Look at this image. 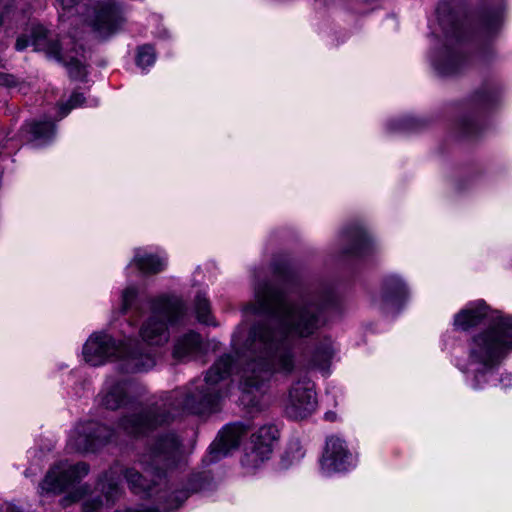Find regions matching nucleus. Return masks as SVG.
I'll use <instances>...</instances> for the list:
<instances>
[{"label": "nucleus", "mask_w": 512, "mask_h": 512, "mask_svg": "<svg viewBox=\"0 0 512 512\" xmlns=\"http://www.w3.org/2000/svg\"><path fill=\"white\" fill-rule=\"evenodd\" d=\"M334 302L335 295L330 288L305 293L293 301L278 285L255 283L254 302L247 304L244 312L271 316L277 327H272L270 322L259 323L251 328L245 341L242 328H237L232 337L235 361L231 355H223L203 380L194 381L185 391H174L165 399L136 406L122 415L117 422L118 429L134 438L144 437L169 424L180 411L202 414L212 410L223 397L217 385L230 376L234 364L242 366L241 402L257 407L271 373L290 374L296 367L289 338H308L315 334L325 323V310Z\"/></svg>", "instance_id": "nucleus-1"}, {"label": "nucleus", "mask_w": 512, "mask_h": 512, "mask_svg": "<svg viewBox=\"0 0 512 512\" xmlns=\"http://www.w3.org/2000/svg\"><path fill=\"white\" fill-rule=\"evenodd\" d=\"M478 46L479 31L476 23H453L444 32L441 46L431 55V64L440 76H456L473 65Z\"/></svg>", "instance_id": "nucleus-2"}, {"label": "nucleus", "mask_w": 512, "mask_h": 512, "mask_svg": "<svg viewBox=\"0 0 512 512\" xmlns=\"http://www.w3.org/2000/svg\"><path fill=\"white\" fill-rule=\"evenodd\" d=\"M84 360L91 366H100L106 361L119 359L123 361L122 369L126 372L148 371L155 365L153 355L145 351L143 345L134 340L117 343L105 333L92 334L83 347Z\"/></svg>", "instance_id": "nucleus-3"}, {"label": "nucleus", "mask_w": 512, "mask_h": 512, "mask_svg": "<svg viewBox=\"0 0 512 512\" xmlns=\"http://www.w3.org/2000/svg\"><path fill=\"white\" fill-rule=\"evenodd\" d=\"M512 352V315L482 301V375L497 368Z\"/></svg>", "instance_id": "nucleus-4"}, {"label": "nucleus", "mask_w": 512, "mask_h": 512, "mask_svg": "<svg viewBox=\"0 0 512 512\" xmlns=\"http://www.w3.org/2000/svg\"><path fill=\"white\" fill-rule=\"evenodd\" d=\"M187 315V308L178 297L161 296L151 303V315L142 324L140 335L150 346H162L170 338L168 324L181 323Z\"/></svg>", "instance_id": "nucleus-5"}, {"label": "nucleus", "mask_w": 512, "mask_h": 512, "mask_svg": "<svg viewBox=\"0 0 512 512\" xmlns=\"http://www.w3.org/2000/svg\"><path fill=\"white\" fill-rule=\"evenodd\" d=\"M182 459L181 441L174 433H166L158 436L138 461L147 474L160 479Z\"/></svg>", "instance_id": "nucleus-6"}, {"label": "nucleus", "mask_w": 512, "mask_h": 512, "mask_svg": "<svg viewBox=\"0 0 512 512\" xmlns=\"http://www.w3.org/2000/svg\"><path fill=\"white\" fill-rule=\"evenodd\" d=\"M316 408L315 384L307 377L294 381L284 402L286 416L293 420H303L311 416Z\"/></svg>", "instance_id": "nucleus-7"}, {"label": "nucleus", "mask_w": 512, "mask_h": 512, "mask_svg": "<svg viewBox=\"0 0 512 512\" xmlns=\"http://www.w3.org/2000/svg\"><path fill=\"white\" fill-rule=\"evenodd\" d=\"M114 436V431L97 421L88 420L78 423L72 430L67 447L71 451L94 452L107 444Z\"/></svg>", "instance_id": "nucleus-8"}, {"label": "nucleus", "mask_w": 512, "mask_h": 512, "mask_svg": "<svg viewBox=\"0 0 512 512\" xmlns=\"http://www.w3.org/2000/svg\"><path fill=\"white\" fill-rule=\"evenodd\" d=\"M89 473V466L84 462L69 464L61 461L47 472L40 484V493L59 494L75 482L80 481Z\"/></svg>", "instance_id": "nucleus-9"}, {"label": "nucleus", "mask_w": 512, "mask_h": 512, "mask_svg": "<svg viewBox=\"0 0 512 512\" xmlns=\"http://www.w3.org/2000/svg\"><path fill=\"white\" fill-rule=\"evenodd\" d=\"M320 465L326 475L346 472L356 467L357 456L349 449L345 440L338 436H330L326 440Z\"/></svg>", "instance_id": "nucleus-10"}, {"label": "nucleus", "mask_w": 512, "mask_h": 512, "mask_svg": "<svg viewBox=\"0 0 512 512\" xmlns=\"http://www.w3.org/2000/svg\"><path fill=\"white\" fill-rule=\"evenodd\" d=\"M33 45L36 50L44 52L48 57L62 62L68 69L69 75L74 79H83L86 75V68L79 59L71 56L63 49L59 39L48 38L42 28L34 32Z\"/></svg>", "instance_id": "nucleus-11"}, {"label": "nucleus", "mask_w": 512, "mask_h": 512, "mask_svg": "<svg viewBox=\"0 0 512 512\" xmlns=\"http://www.w3.org/2000/svg\"><path fill=\"white\" fill-rule=\"evenodd\" d=\"M89 22L100 37L109 36L125 22L123 7L115 0L100 2L95 6Z\"/></svg>", "instance_id": "nucleus-12"}, {"label": "nucleus", "mask_w": 512, "mask_h": 512, "mask_svg": "<svg viewBox=\"0 0 512 512\" xmlns=\"http://www.w3.org/2000/svg\"><path fill=\"white\" fill-rule=\"evenodd\" d=\"M460 116L457 121V131L463 138L471 137L478 131L480 115V91L475 89L466 95L459 104Z\"/></svg>", "instance_id": "nucleus-13"}, {"label": "nucleus", "mask_w": 512, "mask_h": 512, "mask_svg": "<svg viewBox=\"0 0 512 512\" xmlns=\"http://www.w3.org/2000/svg\"><path fill=\"white\" fill-rule=\"evenodd\" d=\"M504 0H482V45L484 40L490 41L499 32L503 23ZM482 46V61L484 60Z\"/></svg>", "instance_id": "nucleus-14"}, {"label": "nucleus", "mask_w": 512, "mask_h": 512, "mask_svg": "<svg viewBox=\"0 0 512 512\" xmlns=\"http://www.w3.org/2000/svg\"><path fill=\"white\" fill-rule=\"evenodd\" d=\"M243 434L244 427L241 424L225 426L219 432L218 438L210 445V461H218L222 457L226 456L231 450L236 449L240 444Z\"/></svg>", "instance_id": "nucleus-15"}, {"label": "nucleus", "mask_w": 512, "mask_h": 512, "mask_svg": "<svg viewBox=\"0 0 512 512\" xmlns=\"http://www.w3.org/2000/svg\"><path fill=\"white\" fill-rule=\"evenodd\" d=\"M340 240L343 245L342 253L346 256L366 255L371 251L373 245L371 237L359 226L343 231Z\"/></svg>", "instance_id": "nucleus-16"}, {"label": "nucleus", "mask_w": 512, "mask_h": 512, "mask_svg": "<svg viewBox=\"0 0 512 512\" xmlns=\"http://www.w3.org/2000/svg\"><path fill=\"white\" fill-rule=\"evenodd\" d=\"M128 383L108 378L98 394L99 404L109 410H117L128 403Z\"/></svg>", "instance_id": "nucleus-17"}, {"label": "nucleus", "mask_w": 512, "mask_h": 512, "mask_svg": "<svg viewBox=\"0 0 512 512\" xmlns=\"http://www.w3.org/2000/svg\"><path fill=\"white\" fill-rule=\"evenodd\" d=\"M408 295L409 290L405 282L397 275H389L383 281L380 305L383 309L399 307Z\"/></svg>", "instance_id": "nucleus-18"}, {"label": "nucleus", "mask_w": 512, "mask_h": 512, "mask_svg": "<svg viewBox=\"0 0 512 512\" xmlns=\"http://www.w3.org/2000/svg\"><path fill=\"white\" fill-rule=\"evenodd\" d=\"M129 265H135L145 275L157 274L165 270L167 256L164 253H151L143 248H137Z\"/></svg>", "instance_id": "nucleus-19"}, {"label": "nucleus", "mask_w": 512, "mask_h": 512, "mask_svg": "<svg viewBox=\"0 0 512 512\" xmlns=\"http://www.w3.org/2000/svg\"><path fill=\"white\" fill-rule=\"evenodd\" d=\"M459 369L466 375V381L473 389L478 388V374L480 372V353L478 334L472 336L468 357L458 363Z\"/></svg>", "instance_id": "nucleus-20"}, {"label": "nucleus", "mask_w": 512, "mask_h": 512, "mask_svg": "<svg viewBox=\"0 0 512 512\" xmlns=\"http://www.w3.org/2000/svg\"><path fill=\"white\" fill-rule=\"evenodd\" d=\"M201 352V336L194 331H190L175 341L173 356L179 360H191L199 356Z\"/></svg>", "instance_id": "nucleus-21"}, {"label": "nucleus", "mask_w": 512, "mask_h": 512, "mask_svg": "<svg viewBox=\"0 0 512 512\" xmlns=\"http://www.w3.org/2000/svg\"><path fill=\"white\" fill-rule=\"evenodd\" d=\"M334 355L333 344L330 339H324L317 343L306 356L310 369L327 372Z\"/></svg>", "instance_id": "nucleus-22"}, {"label": "nucleus", "mask_w": 512, "mask_h": 512, "mask_svg": "<svg viewBox=\"0 0 512 512\" xmlns=\"http://www.w3.org/2000/svg\"><path fill=\"white\" fill-rule=\"evenodd\" d=\"M480 325V304L471 303L454 316L453 326L457 331L472 332Z\"/></svg>", "instance_id": "nucleus-23"}, {"label": "nucleus", "mask_w": 512, "mask_h": 512, "mask_svg": "<svg viewBox=\"0 0 512 512\" xmlns=\"http://www.w3.org/2000/svg\"><path fill=\"white\" fill-rule=\"evenodd\" d=\"M98 488L104 495L106 503L113 504L115 499L121 494L119 472L115 468H111L100 478Z\"/></svg>", "instance_id": "nucleus-24"}, {"label": "nucleus", "mask_w": 512, "mask_h": 512, "mask_svg": "<svg viewBox=\"0 0 512 512\" xmlns=\"http://www.w3.org/2000/svg\"><path fill=\"white\" fill-rule=\"evenodd\" d=\"M30 133V140L39 144H46L55 134V126L51 121H39L26 124Z\"/></svg>", "instance_id": "nucleus-25"}, {"label": "nucleus", "mask_w": 512, "mask_h": 512, "mask_svg": "<svg viewBox=\"0 0 512 512\" xmlns=\"http://www.w3.org/2000/svg\"><path fill=\"white\" fill-rule=\"evenodd\" d=\"M123 475L129 488L135 494L149 492L152 488V484H156V480L154 478L147 480L145 476L134 468L125 469L123 471Z\"/></svg>", "instance_id": "nucleus-26"}, {"label": "nucleus", "mask_w": 512, "mask_h": 512, "mask_svg": "<svg viewBox=\"0 0 512 512\" xmlns=\"http://www.w3.org/2000/svg\"><path fill=\"white\" fill-rule=\"evenodd\" d=\"M272 453L267 446H259L253 444L250 451L246 452L241 459V464L247 470L258 468L264 461L270 458Z\"/></svg>", "instance_id": "nucleus-27"}, {"label": "nucleus", "mask_w": 512, "mask_h": 512, "mask_svg": "<svg viewBox=\"0 0 512 512\" xmlns=\"http://www.w3.org/2000/svg\"><path fill=\"white\" fill-rule=\"evenodd\" d=\"M279 437V431L273 424L263 425L253 435V444L259 446H267L272 453L273 444Z\"/></svg>", "instance_id": "nucleus-28"}, {"label": "nucleus", "mask_w": 512, "mask_h": 512, "mask_svg": "<svg viewBox=\"0 0 512 512\" xmlns=\"http://www.w3.org/2000/svg\"><path fill=\"white\" fill-rule=\"evenodd\" d=\"M194 309L199 322L207 325H216L210 314V302L204 294L196 296Z\"/></svg>", "instance_id": "nucleus-29"}, {"label": "nucleus", "mask_w": 512, "mask_h": 512, "mask_svg": "<svg viewBox=\"0 0 512 512\" xmlns=\"http://www.w3.org/2000/svg\"><path fill=\"white\" fill-rule=\"evenodd\" d=\"M501 98V88L499 85L489 86L485 84L482 86V112L487 109L495 107Z\"/></svg>", "instance_id": "nucleus-30"}, {"label": "nucleus", "mask_w": 512, "mask_h": 512, "mask_svg": "<svg viewBox=\"0 0 512 512\" xmlns=\"http://www.w3.org/2000/svg\"><path fill=\"white\" fill-rule=\"evenodd\" d=\"M156 60V53L151 45H143L138 48L136 55V64L138 67L145 69L152 66Z\"/></svg>", "instance_id": "nucleus-31"}, {"label": "nucleus", "mask_w": 512, "mask_h": 512, "mask_svg": "<svg viewBox=\"0 0 512 512\" xmlns=\"http://www.w3.org/2000/svg\"><path fill=\"white\" fill-rule=\"evenodd\" d=\"M84 96L82 93L74 92L69 101L59 106L57 119H62L71 111V109L81 106L84 103Z\"/></svg>", "instance_id": "nucleus-32"}, {"label": "nucleus", "mask_w": 512, "mask_h": 512, "mask_svg": "<svg viewBox=\"0 0 512 512\" xmlns=\"http://www.w3.org/2000/svg\"><path fill=\"white\" fill-rule=\"evenodd\" d=\"M38 28H42L45 31L48 38L58 39L57 37H54L53 35L49 34L48 31L44 27H42L40 25L33 26L32 30H31V39L30 40L27 39L25 35H21L17 38L16 44H15V48L17 51H23L24 49H26L29 46V44H31L33 47H35L33 45L34 32ZM34 50L37 51L36 48H34Z\"/></svg>", "instance_id": "nucleus-33"}, {"label": "nucleus", "mask_w": 512, "mask_h": 512, "mask_svg": "<svg viewBox=\"0 0 512 512\" xmlns=\"http://www.w3.org/2000/svg\"><path fill=\"white\" fill-rule=\"evenodd\" d=\"M419 121L414 117H406L391 122V130H414L418 127Z\"/></svg>", "instance_id": "nucleus-34"}, {"label": "nucleus", "mask_w": 512, "mask_h": 512, "mask_svg": "<svg viewBox=\"0 0 512 512\" xmlns=\"http://www.w3.org/2000/svg\"><path fill=\"white\" fill-rule=\"evenodd\" d=\"M285 455L291 463H294L301 460L304 457L305 452L302 449L300 443L295 441L290 443Z\"/></svg>", "instance_id": "nucleus-35"}, {"label": "nucleus", "mask_w": 512, "mask_h": 512, "mask_svg": "<svg viewBox=\"0 0 512 512\" xmlns=\"http://www.w3.org/2000/svg\"><path fill=\"white\" fill-rule=\"evenodd\" d=\"M88 491V488L86 486H82L79 489L69 493L68 495L64 496L60 504L62 507L66 508L70 506L72 503L80 500Z\"/></svg>", "instance_id": "nucleus-36"}, {"label": "nucleus", "mask_w": 512, "mask_h": 512, "mask_svg": "<svg viewBox=\"0 0 512 512\" xmlns=\"http://www.w3.org/2000/svg\"><path fill=\"white\" fill-rule=\"evenodd\" d=\"M137 290L135 287H127L121 296V311L124 313L128 310L134 299L136 298Z\"/></svg>", "instance_id": "nucleus-37"}, {"label": "nucleus", "mask_w": 512, "mask_h": 512, "mask_svg": "<svg viewBox=\"0 0 512 512\" xmlns=\"http://www.w3.org/2000/svg\"><path fill=\"white\" fill-rule=\"evenodd\" d=\"M103 505L104 503L100 496L89 498L83 503V512H97Z\"/></svg>", "instance_id": "nucleus-38"}, {"label": "nucleus", "mask_w": 512, "mask_h": 512, "mask_svg": "<svg viewBox=\"0 0 512 512\" xmlns=\"http://www.w3.org/2000/svg\"><path fill=\"white\" fill-rule=\"evenodd\" d=\"M58 5L62 8L63 11L70 12L72 9H74L76 6L79 5V3L82 0H56Z\"/></svg>", "instance_id": "nucleus-39"}, {"label": "nucleus", "mask_w": 512, "mask_h": 512, "mask_svg": "<svg viewBox=\"0 0 512 512\" xmlns=\"http://www.w3.org/2000/svg\"><path fill=\"white\" fill-rule=\"evenodd\" d=\"M189 496V493L187 491H179L175 495L176 504L170 505L171 508L178 507L187 497Z\"/></svg>", "instance_id": "nucleus-40"}, {"label": "nucleus", "mask_w": 512, "mask_h": 512, "mask_svg": "<svg viewBox=\"0 0 512 512\" xmlns=\"http://www.w3.org/2000/svg\"><path fill=\"white\" fill-rule=\"evenodd\" d=\"M0 83L7 86H13L15 85V78L12 75H3L0 77Z\"/></svg>", "instance_id": "nucleus-41"}, {"label": "nucleus", "mask_w": 512, "mask_h": 512, "mask_svg": "<svg viewBox=\"0 0 512 512\" xmlns=\"http://www.w3.org/2000/svg\"><path fill=\"white\" fill-rule=\"evenodd\" d=\"M0 512H22V511L15 505L6 503L1 507Z\"/></svg>", "instance_id": "nucleus-42"}, {"label": "nucleus", "mask_w": 512, "mask_h": 512, "mask_svg": "<svg viewBox=\"0 0 512 512\" xmlns=\"http://www.w3.org/2000/svg\"><path fill=\"white\" fill-rule=\"evenodd\" d=\"M116 512H158V511L155 509H142V510L126 509L124 511H116Z\"/></svg>", "instance_id": "nucleus-43"}, {"label": "nucleus", "mask_w": 512, "mask_h": 512, "mask_svg": "<svg viewBox=\"0 0 512 512\" xmlns=\"http://www.w3.org/2000/svg\"><path fill=\"white\" fill-rule=\"evenodd\" d=\"M3 19H4V15L2 13H0V26L2 25L3 23Z\"/></svg>", "instance_id": "nucleus-44"}, {"label": "nucleus", "mask_w": 512, "mask_h": 512, "mask_svg": "<svg viewBox=\"0 0 512 512\" xmlns=\"http://www.w3.org/2000/svg\"><path fill=\"white\" fill-rule=\"evenodd\" d=\"M0 67H3L2 59H0Z\"/></svg>", "instance_id": "nucleus-45"}]
</instances>
